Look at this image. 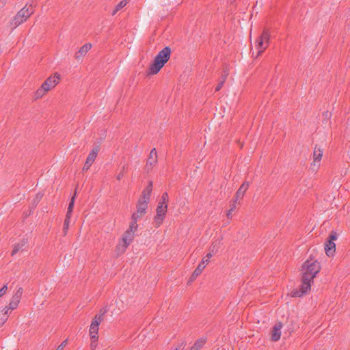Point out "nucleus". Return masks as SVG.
<instances>
[{
  "label": "nucleus",
  "mask_w": 350,
  "mask_h": 350,
  "mask_svg": "<svg viewBox=\"0 0 350 350\" xmlns=\"http://www.w3.org/2000/svg\"><path fill=\"white\" fill-rule=\"evenodd\" d=\"M158 157L157 152L155 148L150 150L149 157L147 159L146 165L144 167V171L146 173H150L154 166L157 163Z\"/></svg>",
  "instance_id": "6e6552de"
},
{
  "label": "nucleus",
  "mask_w": 350,
  "mask_h": 350,
  "mask_svg": "<svg viewBox=\"0 0 350 350\" xmlns=\"http://www.w3.org/2000/svg\"><path fill=\"white\" fill-rule=\"evenodd\" d=\"M34 10L31 5H26L22 8L17 14L14 17L11 22L12 28H16L26 20L33 13Z\"/></svg>",
  "instance_id": "20e7f679"
},
{
  "label": "nucleus",
  "mask_w": 350,
  "mask_h": 350,
  "mask_svg": "<svg viewBox=\"0 0 350 350\" xmlns=\"http://www.w3.org/2000/svg\"><path fill=\"white\" fill-rule=\"evenodd\" d=\"M225 81H226V76H224L222 81H220L218 83V85L216 86V88H215V91L216 92H218V91H219L221 89V88L223 87V85H224V84L225 83Z\"/></svg>",
  "instance_id": "c85d7f7f"
},
{
  "label": "nucleus",
  "mask_w": 350,
  "mask_h": 350,
  "mask_svg": "<svg viewBox=\"0 0 350 350\" xmlns=\"http://www.w3.org/2000/svg\"><path fill=\"white\" fill-rule=\"evenodd\" d=\"M76 194H77V193L75 192L74 196L72 197V198H71V200L70 201V203L68 204V210H70V211H73V207H74V204H75Z\"/></svg>",
  "instance_id": "a878e982"
},
{
  "label": "nucleus",
  "mask_w": 350,
  "mask_h": 350,
  "mask_svg": "<svg viewBox=\"0 0 350 350\" xmlns=\"http://www.w3.org/2000/svg\"><path fill=\"white\" fill-rule=\"evenodd\" d=\"M167 204H158L156 210L157 214L154 217V221L158 226H160L163 222L167 213Z\"/></svg>",
  "instance_id": "9b49d317"
},
{
  "label": "nucleus",
  "mask_w": 350,
  "mask_h": 350,
  "mask_svg": "<svg viewBox=\"0 0 350 350\" xmlns=\"http://www.w3.org/2000/svg\"><path fill=\"white\" fill-rule=\"evenodd\" d=\"M323 152V150L319 146H315L313 152V162L311 164L312 170L315 171L319 168Z\"/></svg>",
  "instance_id": "9d476101"
},
{
  "label": "nucleus",
  "mask_w": 350,
  "mask_h": 350,
  "mask_svg": "<svg viewBox=\"0 0 350 350\" xmlns=\"http://www.w3.org/2000/svg\"><path fill=\"white\" fill-rule=\"evenodd\" d=\"M221 242L220 241H216L213 243L212 245L210 247V250L212 254L216 253L218 251V249L220 246Z\"/></svg>",
  "instance_id": "5701e85b"
},
{
  "label": "nucleus",
  "mask_w": 350,
  "mask_h": 350,
  "mask_svg": "<svg viewBox=\"0 0 350 350\" xmlns=\"http://www.w3.org/2000/svg\"><path fill=\"white\" fill-rule=\"evenodd\" d=\"M249 185H250L249 182H244L241 185V187H239V189H238V191L236 193L235 202L238 199L242 198L243 197L245 193L246 192V191L247 190V189L249 187Z\"/></svg>",
  "instance_id": "dca6fc26"
},
{
  "label": "nucleus",
  "mask_w": 350,
  "mask_h": 350,
  "mask_svg": "<svg viewBox=\"0 0 350 350\" xmlns=\"http://www.w3.org/2000/svg\"><path fill=\"white\" fill-rule=\"evenodd\" d=\"M232 211L229 210V211H228V212L227 213V216H228V217H230V215H231V213H232Z\"/></svg>",
  "instance_id": "ea45409f"
},
{
  "label": "nucleus",
  "mask_w": 350,
  "mask_h": 350,
  "mask_svg": "<svg viewBox=\"0 0 350 350\" xmlns=\"http://www.w3.org/2000/svg\"><path fill=\"white\" fill-rule=\"evenodd\" d=\"M168 199H169V197H168L167 193H166V192L163 193L162 194L161 198L159 202V204H161V205L167 204V202H168Z\"/></svg>",
  "instance_id": "b1692460"
},
{
  "label": "nucleus",
  "mask_w": 350,
  "mask_h": 350,
  "mask_svg": "<svg viewBox=\"0 0 350 350\" xmlns=\"http://www.w3.org/2000/svg\"><path fill=\"white\" fill-rule=\"evenodd\" d=\"M98 336H94V338H90L91 342H90V348L92 350H94L98 345Z\"/></svg>",
  "instance_id": "393cba45"
},
{
  "label": "nucleus",
  "mask_w": 350,
  "mask_h": 350,
  "mask_svg": "<svg viewBox=\"0 0 350 350\" xmlns=\"http://www.w3.org/2000/svg\"><path fill=\"white\" fill-rule=\"evenodd\" d=\"M92 48V44L90 43H86L83 46H82L78 52L75 55V58L79 59L81 57H83L86 55L89 50Z\"/></svg>",
  "instance_id": "f3484780"
},
{
  "label": "nucleus",
  "mask_w": 350,
  "mask_h": 350,
  "mask_svg": "<svg viewBox=\"0 0 350 350\" xmlns=\"http://www.w3.org/2000/svg\"><path fill=\"white\" fill-rule=\"evenodd\" d=\"M60 75L55 73L53 76L48 77L36 92V98H41L46 92L55 88L59 83Z\"/></svg>",
  "instance_id": "7ed1b4c3"
},
{
  "label": "nucleus",
  "mask_w": 350,
  "mask_h": 350,
  "mask_svg": "<svg viewBox=\"0 0 350 350\" xmlns=\"http://www.w3.org/2000/svg\"><path fill=\"white\" fill-rule=\"evenodd\" d=\"M12 310L9 306H5L3 310L1 311V314H0V315L1 316H4V315H6L8 317V313L10 312V311Z\"/></svg>",
  "instance_id": "7c9ffc66"
},
{
  "label": "nucleus",
  "mask_w": 350,
  "mask_h": 350,
  "mask_svg": "<svg viewBox=\"0 0 350 350\" xmlns=\"http://www.w3.org/2000/svg\"><path fill=\"white\" fill-rule=\"evenodd\" d=\"M321 270L320 263L314 259H309L304 262L302 266L301 284L299 290L292 291L293 297H301L306 294L311 287V283Z\"/></svg>",
  "instance_id": "f257e3e1"
},
{
  "label": "nucleus",
  "mask_w": 350,
  "mask_h": 350,
  "mask_svg": "<svg viewBox=\"0 0 350 350\" xmlns=\"http://www.w3.org/2000/svg\"><path fill=\"white\" fill-rule=\"evenodd\" d=\"M135 232H131L129 230H126L122 238V242H120L117 246V251L118 254H122L125 252L127 247L130 245L132 241L134 239Z\"/></svg>",
  "instance_id": "0eeeda50"
},
{
  "label": "nucleus",
  "mask_w": 350,
  "mask_h": 350,
  "mask_svg": "<svg viewBox=\"0 0 350 350\" xmlns=\"http://www.w3.org/2000/svg\"><path fill=\"white\" fill-rule=\"evenodd\" d=\"M205 268L204 262H201L196 269L193 272L191 275V280H195L196 277H198L202 271V270Z\"/></svg>",
  "instance_id": "6ab92c4d"
},
{
  "label": "nucleus",
  "mask_w": 350,
  "mask_h": 350,
  "mask_svg": "<svg viewBox=\"0 0 350 350\" xmlns=\"http://www.w3.org/2000/svg\"><path fill=\"white\" fill-rule=\"evenodd\" d=\"M138 225L135 221H131L127 230L135 232L137 229Z\"/></svg>",
  "instance_id": "bb28decb"
},
{
  "label": "nucleus",
  "mask_w": 350,
  "mask_h": 350,
  "mask_svg": "<svg viewBox=\"0 0 350 350\" xmlns=\"http://www.w3.org/2000/svg\"><path fill=\"white\" fill-rule=\"evenodd\" d=\"M171 49L168 46L163 48L154 57L153 63L150 66L148 74L155 75L159 72L170 57Z\"/></svg>",
  "instance_id": "f03ea898"
},
{
  "label": "nucleus",
  "mask_w": 350,
  "mask_h": 350,
  "mask_svg": "<svg viewBox=\"0 0 350 350\" xmlns=\"http://www.w3.org/2000/svg\"><path fill=\"white\" fill-rule=\"evenodd\" d=\"M205 342L206 340L204 338L198 339L191 347V350H200L204 345Z\"/></svg>",
  "instance_id": "412c9836"
},
{
  "label": "nucleus",
  "mask_w": 350,
  "mask_h": 350,
  "mask_svg": "<svg viewBox=\"0 0 350 350\" xmlns=\"http://www.w3.org/2000/svg\"><path fill=\"white\" fill-rule=\"evenodd\" d=\"M230 206H231V208L230 210L233 211L234 209L235 208V202H234L232 204H230Z\"/></svg>",
  "instance_id": "58836bf2"
},
{
  "label": "nucleus",
  "mask_w": 350,
  "mask_h": 350,
  "mask_svg": "<svg viewBox=\"0 0 350 350\" xmlns=\"http://www.w3.org/2000/svg\"><path fill=\"white\" fill-rule=\"evenodd\" d=\"M124 176V172L123 171L120 172L118 175H117V179L118 180H120L122 178V177Z\"/></svg>",
  "instance_id": "4c0bfd02"
},
{
  "label": "nucleus",
  "mask_w": 350,
  "mask_h": 350,
  "mask_svg": "<svg viewBox=\"0 0 350 350\" xmlns=\"http://www.w3.org/2000/svg\"><path fill=\"white\" fill-rule=\"evenodd\" d=\"M66 343H67V340H65L64 341H63L59 346L57 348L56 350H64L65 346L66 345Z\"/></svg>",
  "instance_id": "c9c22d12"
},
{
  "label": "nucleus",
  "mask_w": 350,
  "mask_h": 350,
  "mask_svg": "<svg viewBox=\"0 0 350 350\" xmlns=\"http://www.w3.org/2000/svg\"><path fill=\"white\" fill-rule=\"evenodd\" d=\"M152 190V183L149 182L148 186L144 189L142 192V197L139 200H142V201H146V202L148 203L150 201V193Z\"/></svg>",
  "instance_id": "2eb2a0df"
},
{
  "label": "nucleus",
  "mask_w": 350,
  "mask_h": 350,
  "mask_svg": "<svg viewBox=\"0 0 350 350\" xmlns=\"http://www.w3.org/2000/svg\"><path fill=\"white\" fill-rule=\"evenodd\" d=\"M98 152L99 148L98 147H96L93 148L92 150L90 152L85 163V165L83 167V171H87L88 170H89L92 164L95 161V159L96 158Z\"/></svg>",
  "instance_id": "f8f14e48"
},
{
  "label": "nucleus",
  "mask_w": 350,
  "mask_h": 350,
  "mask_svg": "<svg viewBox=\"0 0 350 350\" xmlns=\"http://www.w3.org/2000/svg\"><path fill=\"white\" fill-rule=\"evenodd\" d=\"M7 320H8V316H6V315H4V316L0 315V327L2 326L5 323V321Z\"/></svg>",
  "instance_id": "f704fd0d"
},
{
  "label": "nucleus",
  "mask_w": 350,
  "mask_h": 350,
  "mask_svg": "<svg viewBox=\"0 0 350 350\" xmlns=\"http://www.w3.org/2000/svg\"><path fill=\"white\" fill-rule=\"evenodd\" d=\"M23 288L22 287H19L16 290V291L14 293V295L12 296V299L10 301H13V302H16L17 304H19L21 298V296L23 295Z\"/></svg>",
  "instance_id": "aec40b11"
},
{
  "label": "nucleus",
  "mask_w": 350,
  "mask_h": 350,
  "mask_svg": "<svg viewBox=\"0 0 350 350\" xmlns=\"http://www.w3.org/2000/svg\"><path fill=\"white\" fill-rule=\"evenodd\" d=\"M129 0H122L120 1L118 5L116 6L115 9L112 12V15H115L119 10L122 9L128 3Z\"/></svg>",
  "instance_id": "4be33fe9"
},
{
  "label": "nucleus",
  "mask_w": 350,
  "mask_h": 350,
  "mask_svg": "<svg viewBox=\"0 0 350 350\" xmlns=\"http://www.w3.org/2000/svg\"><path fill=\"white\" fill-rule=\"evenodd\" d=\"M106 312L105 309L100 310V312L94 317L89 329V334L90 338H94V336H98V332L99 329V325L103 320V315Z\"/></svg>",
  "instance_id": "39448f33"
},
{
  "label": "nucleus",
  "mask_w": 350,
  "mask_h": 350,
  "mask_svg": "<svg viewBox=\"0 0 350 350\" xmlns=\"http://www.w3.org/2000/svg\"><path fill=\"white\" fill-rule=\"evenodd\" d=\"M141 217L142 216H140V215H139L138 213H134L131 217L132 221H135L137 223V219Z\"/></svg>",
  "instance_id": "473e14b6"
},
{
  "label": "nucleus",
  "mask_w": 350,
  "mask_h": 350,
  "mask_svg": "<svg viewBox=\"0 0 350 350\" xmlns=\"http://www.w3.org/2000/svg\"><path fill=\"white\" fill-rule=\"evenodd\" d=\"M329 239L326 242L325 245V251L328 256L333 255L336 250V244L334 241L337 239V234L336 232H332L329 235Z\"/></svg>",
  "instance_id": "1a4fd4ad"
},
{
  "label": "nucleus",
  "mask_w": 350,
  "mask_h": 350,
  "mask_svg": "<svg viewBox=\"0 0 350 350\" xmlns=\"http://www.w3.org/2000/svg\"><path fill=\"white\" fill-rule=\"evenodd\" d=\"M270 39V33L268 30L265 29L261 36L256 40V47L258 50L257 56H259L268 46Z\"/></svg>",
  "instance_id": "423d86ee"
},
{
  "label": "nucleus",
  "mask_w": 350,
  "mask_h": 350,
  "mask_svg": "<svg viewBox=\"0 0 350 350\" xmlns=\"http://www.w3.org/2000/svg\"><path fill=\"white\" fill-rule=\"evenodd\" d=\"M148 207V203L146 201H142V200H139L138 204L137 206V213L142 216L146 213V209Z\"/></svg>",
  "instance_id": "a211bd4d"
},
{
  "label": "nucleus",
  "mask_w": 350,
  "mask_h": 350,
  "mask_svg": "<svg viewBox=\"0 0 350 350\" xmlns=\"http://www.w3.org/2000/svg\"><path fill=\"white\" fill-rule=\"evenodd\" d=\"M213 256V254L211 252H209L206 254L205 257L203 258L202 262H204L205 266L208 263L209 259Z\"/></svg>",
  "instance_id": "c756f323"
},
{
  "label": "nucleus",
  "mask_w": 350,
  "mask_h": 350,
  "mask_svg": "<svg viewBox=\"0 0 350 350\" xmlns=\"http://www.w3.org/2000/svg\"><path fill=\"white\" fill-rule=\"evenodd\" d=\"M3 1H5V0H3Z\"/></svg>",
  "instance_id": "a19ab883"
},
{
  "label": "nucleus",
  "mask_w": 350,
  "mask_h": 350,
  "mask_svg": "<svg viewBox=\"0 0 350 350\" xmlns=\"http://www.w3.org/2000/svg\"><path fill=\"white\" fill-rule=\"evenodd\" d=\"M282 327V324L279 322L276 323L272 329L271 331V340L273 341H278L281 337V329Z\"/></svg>",
  "instance_id": "ddd939ff"
},
{
  "label": "nucleus",
  "mask_w": 350,
  "mask_h": 350,
  "mask_svg": "<svg viewBox=\"0 0 350 350\" xmlns=\"http://www.w3.org/2000/svg\"><path fill=\"white\" fill-rule=\"evenodd\" d=\"M70 221H69L68 219L64 220V227H63V231H64V235H66L67 234V232H68V230L69 226H70Z\"/></svg>",
  "instance_id": "cd10ccee"
},
{
  "label": "nucleus",
  "mask_w": 350,
  "mask_h": 350,
  "mask_svg": "<svg viewBox=\"0 0 350 350\" xmlns=\"http://www.w3.org/2000/svg\"><path fill=\"white\" fill-rule=\"evenodd\" d=\"M18 306V304L16 303V302H13V301H10L9 303V308L12 310H14L17 308V306Z\"/></svg>",
  "instance_id": "72a5a7b5"
},
{
  "label": "nucleus",
  "mask_w": 350,
  "mask_h": 350,
  "mask_svg": "<svg viewBox=\"0 0 350 350\" xmlns=\"http://www.w3.org/2000/svg\"><path fill=\"white\" fill-rule=\"evenodd\" d=\"M72 211H70V210L67 209V213H66L65 219H68V220L70 221V218L72 217Z\"/></svg>",
  "instance_id": "e433bc0d"
},
{
  "label": "nucleus",
  "mask_w": 350,
  "mask_h": 350,
  "mask_svg": "<svg viewBox=\"0 0 350 350\" xmlns=\"http://www.w3.org/2000/svg\"><path fill=\"white\" fill-rule=\"evenodd\" d=\"M8 291V286L7 285H4L1 289H0V297L3 296Z\"/></svg>",
  "instance_id": "2f4dec72"
},
{
  "label": "nucleus",
  "mask_w": 350,
  "mask_h": 350,
  "mask_svg": "<svg viewBox=\"0 0 350 350\" xmlns=\"http://www.w3.org/2000/svg\"><path fill=\"white\" fill-rule=\"evenodd\" d=\"M27 240L25 239H23L20 241L16 243L14 245V248L12 251V253H11L12 256L15 255L20 250H25L27 247Z\"/></svg>",
  "instance_id": "4468645a"
}]
</instances>
